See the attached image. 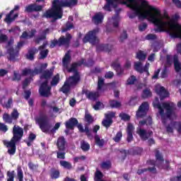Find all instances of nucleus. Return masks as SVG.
Here are the masks:
<instances>
[{"instance_id": "1", "label": "nucleus", "mask_w": 181, "mask_h": 181, "mask_svg": "<svg viewBox=\"0 0 181 181\" xmlns=\"http://www.w3.org/2000/svg\"><path fill=\"white\" fill-rule=\"evenodd\" d=\"M146 14L148 16V21L157 27L154 30L156 33L166 32V29H169L170 30H177L181 35V25L176 23V21L180 18L179 14H175L170 21H163L160 19V16H162L160 11L152 6H148Z\"/></svg>"}, {"instance_id": "2", "label": "nucleus", "mask_w": 181, "mask_h": 181, "mask_svg": "<svg viewBox=\"0 0 181 181\" xmlns=\"http://www.w3.org/2000/svg\"><path fill=\"white\" fill-rule=\"evenodd\" d=\"M78 4V0H53L52 7L45 12L47 18H52L55 21L63 18V8H71Z\"/></svg>"}, {"instance_id": "3", "label": "nucleus", "mask_w": 181, "mask_h": 181, "mask_svg": "<svg viewBox=\"0 0 181 181\" xmlns=\"http://www.w3.org/2000/svg\"><path fill=\"white\" fill-rule=\"evenodd\" d=\"M47 64H41L40 69H35V74H41L40 79L45 80L40 86L39 93L42 97H50L52 95V86H49V80L53 76V70L47 69Z\"/></svg>"}, {"instance_id": "4", "label": "nucleus", "mask_w": 181, "mask_h": 181, "mask_svg": "<svg viewBox=\"0 0 181 181\" xmlns=\"http://www.w3.org/2000/svg\"><path fill=\"white\" fill-rule=\"evenodd\" d=\"M23 137V129L19 126L16 125L13 128V137L9 141H4V145L6 148H9L7 153L11 156H13L16 153V144L21 142Z\"/></svg>"}, {"instance_id": "5", "label": "nucleus", "mask_w": 181, "mask_h": 181, "mask_svg": "<svg viewBox=\"0 0 181 181\" xmlns=\"http://www.w3.org/2000/svg\"><path fill=\"white\" fill-rule=\"evenodd\" d=\"M154 107L158 109L159 114L161 116L163 124H166V118L172 119V117L175 115L176 105L173 103L164 102L160 105L159 103L154 104Z\"/></svg>"}, {"instance_id": "6", "label": "nucleus", "mask_w": 181, "mask_h": 181, "mask_svg": "<svg viewBox=\"0 0 181 181\" xmlns=\"http://www.w3.org/2000/svg\"><path fill=\"white\" fill-rule=\"evenodd\" d=\"M84 63V59H82L81 62H74L71 64V67L68 69V73H74V75L69 76L66 78V81L69 84L71 87H76L80 83V80H81V77L80 76V72H78V69L77 67H80L83 66Z\"/></svg>"}, {"instance_id": "7", "label": "nucleus", "mask_w": 181, "mask_h": 181, "mask_svg": "<svg viewBox=\"0 0 181 181\" xmlns=\"http://www.w3.org/2000/svg\"><path fill=\"white\" fill-rule=\"evenodd\" d=\"M47 46V42H45L42 45L38 47V49L33 47L28 49V53L25 54V58L27 60H30L31 62L35 60V54L39 52L40 50V60H44L49 55V49H46Z\"/></svg>"}, {"instance_id": "8", "label": "nucleus", "mask_w": 181, "mask_h": 181, "mask_svg": "<svg viewBox=\"0 0 181 181\" xmlns=\"http://www.w3.org/2000/svg\"><path fill=\"white\" fill-rule=\"evenodd\" d=\"M36 124H37L40 129L44 134H48L52 128V124H50V119L47 115H40L38 118L35 119Z\"/></svg>"}, {"instance_id": "9", "label": "nucleus", "mask_w": 181, "mask_h": 181, "mask_svg": "<svg viewBox=\"0 0 181 181\" xmlns=\"http://www.w3.org/2000/svg\"><path fill=\"white\" fill-rule=\"evenodd\" d=\"M122 4L126 5L127 8H130V9L134 11L136 15H139L141 13V7L146 8L148 6V1L142 0L141 5H139L138 0H126L123 1Z\"/></svg>"}, {"instance_id": "10", "label": "nucleus", "mask_w": 181, "mask_h": 181, "mask_svg": "<svg viewBox=\"0 0 181 181\" xmlns=\"http://www.w3.org/2000/svg\"><path fill=\"white\" fill-rule=\"evenodd\" d=\"M71 37V34L66 33L65 36L62 35L58 40H53L49 47L53 49L56 46H59V47H61V46H69Z\"/></svg>"}, {"instance_id": "11", "label": "nucleus", "mask_w": 181, "mask_h": 181, "mask_svg": "<svg viewBox=\"0 0 181 181\" xmlns=\"http://www.w3.org/2000/svg\"><path fill=\"white\" fill-rule=\"evenodd\" d=\"M99 31L100 30L97 28L88 32L83 38V43H90L93 46L98 45L100 40L98 37H97V33H98Z\"/></svg>"}, {"instance_id": "12", "label": "nucleus", "mask_w": 181, "mask_h": 181, "mask_svg": "<svg viewBox=\"0 0 181 181\" xmlns=\"http://www.w3.org/2000/svg\"><path fill=\"white\" fill-rule=\"evenodd\" d=\"M146 164L148 165V166H152V167L137 170V172H136L137 175H141L146 172H149L150 173H153V175H156V173H158V170H156V160H148L146 161Z\"/></svg>"}, {"instance_id": "13", "label": "nucleus", "mask_w": 181, "mask_h": 181, "mask_svg": "<svg viewBox=\"0 0 181 181\" xmlns=\"http://www.w3.org/2000/svg\"><path fill=\"white\" fill-rule=\"evenodd\" d=\"M23 45H25V42L23 41H21L17 44L18 49H13V47H10L8 49V53L9 54L8 60H10V62L16 61V57L19 56V50L21 49V47H23Z\"/></svg>"}, {"instance_id": "14", "label": "nucleus", "mask_w": 181, "mask_h": 181, "mask_svg": "<svg viewBox=\"0 0 181 181\" xmlns=\"http://www.w3.org/2000/svg\"><path fill=\"white\" fill-rule=\"evenodd\" d=\"M149 111V103L148 102H144L139 107L138 110L136 111V115L137 118H144L146 117L148 112Z\"/></svg>"}, {"instance_id": "15", "label": "nucleus", "mask_w": 181, "mask_h": 181, "mask_svg": "<svg viewBox=\"0 0 181 181\" xmlns=\"http://www.w3.org/2000/svg\"><path fill=\"white\" fill-rule=\"evenodd\" d=\"M105 119H104L102 121V125L103 127H105V128L108 129V128H110V127L112 125V122H113L112 118L115 117V112H111L108 114H105Z\"/></svg>"}, {"instance_id": "16", "label": "nucleus", "mask_w": 181, "mask_h": 181, "mask_svg": "<svg viewBox=\"0 0 181 181\" xmlns=\"http://www.w3.org/2000/svg\"><path fill=\"white\" fill-rule=\"evenodd\" d=\"M136 134L140 136L141 141H148L152 135H153V132L152 131L146 132V129H139L136 131Z\"/></svg>"}, {"instance_id": "17", "label": "nucleus", "mask_w": 181, "mask_h": 181, "mask_svg": "<svg viewBox=\"0 0 181 181\" xmlns=\"http://www.w3.org/2000/svg\"><path fill=\"white\" fill-rule=\"evenodd\" d=\"M82 94H85L86 98L91 101H97L98 97H100V93L98 92H90L88 89H83Z\"/></svg>"}, {"instance_id": "18", "label": "nucleus", "mask_w": 181, "mask_h": 181, "mask_svg": "<svg viewBox=\"0 0 181 181\" xmlns=\"http://www.w3.org/2000/svg\"><path fill=\"white\" fill-rule=\"evenodd\" d=\"M57 147L59 152H64L66 151V146L67 145V141L63 136H60L56 143Z\"/></svg>"}, {"instance_id": "19", "label": "nucleus", "mask_w": 181, "mask_h": 181, "mask_svg": "<svg viewBox=\"0 0 181 181\" xmlns=\"http://www.w3.org/2000/svg\"><path fill=\"white\" fill-rule=\"evenodd\" d=\"M43 9V6L36 4H31L25 7V12L32 13V12H40Z\"/></svg>"}, {"instance_id": "20", "label": "nucleus", "mask_w": 181, "mask_h": 181, "mask_svg": "<svg viewBox=\"0 0 181 181\" xmlns=\"http://www.w3.org/2000/svg\"><path fill=\"white\" fill-rule=\"evenodd\" d=\"M134 131H135V127H134V124L132 123H129L127 127V141L129 144V142H132L134 141Z\"/></svg>"}, {"instance_id": "21", "label": "nucleus", "mask_w": 181, "mask_h": 181, "mask_svg": "<svg viewBox=\"0 0 181 181\" xmlns=\"http://www.w3.org/2000/svg\"><path fill=\"white\" fill-rule=\"evenodd\" d=\"M92 22L94 25H101L104 22V13L102 12L95 13L92 17Z\"/></svg>"}, {"instance_id": "22", "label": "nucleus", "mask_w": 181, "mask_h": 181, "mask_svg": "<svg viewBox=\"0 0 181 181\" xmlns=\"http://www.w3.org/2000/svg\"><path fill=\"white\" fill-rule=\"evenodd\" d=\"M142 8H148V10L145 11L144 13H141V11H142ZM149 11V5L148 4V6L146 7H143L141 6L140 8V13L139 14H136V11H135V13H132L130 14H129V18H130V19H134V18H135L136 16H139V19H146V18H149V16H148V14L146 13V12H148Z\"/></svg>"}, {"instance_id": "23", "label": "nucleus", "mask_w": 181, "mask_h": 181, "mask_svg": "<svg viewBox=\"0 0 181 181\" xmlns=\"http://www.w3.org/2000/svg\"><path fill=\"white\" fill-rule=\"evenodd\" d=\"M78 125V120L76 117H71L65 122V127L66 129H74V127Z\"/></svg>"}, {"instance_id": "24", "label": "nucleus", "mask_w": 181, "mask_h": 181, "mask_svg": "<svg viewBox=\"0 0 181 181\" xmlns=\"http://www.w3.org/2000/svg\"><path fill=\"white\" fill-rule=\"evenodd\" d=\"M156 93L159 95L160 100H165V98L169 97V92L165 89V87L160 86L156 88Z\"/></svg>"}, {"instance_id": "25", "label": "nucleus", "mask_w": 181, "mask_h": 181, "mask_svg": "<svg viewBox=\"0 0 181 181\" xmlns=\"http://www.w3.org/2000/svg\"><path fill=\"white\" fill-rule=\"evenodd\" d=\"M106 4H105L103 9L107 11V12H111V6L113 8H117V3L118 0H105Z\"/></svg>"}, {"instance_id": "26", "label": "nucleus", "mask_w": 181, "mask_h": 181, "mask_svg": "<svg viewBox=\"0 0 181 181\" xmlns=\"http://www.w3.org/2000/svg\"><path fill=\"white\" fill-rule=\"evenodd\" d=\"M112 47L108 44H100L96 47V52L100 53V52H107L110 53L111 52Z\"/></svg>"}, {"instance_id": "27", "label": "nucleus", "mask_w": 181, "mask_h": 181, "mask_svg": "<svg viewBox=\"0 0 181 181\" xmlns=\"http://www.w3.org/2000/svg\"><path fill=\"white\" fill-rule=\"evenodd\" d=\"M70 62H71V56H70V54L66 53L65 54L64 57L62 59V64L63 67L69 71V69L70 68L69 67V64H70Z\"/></svg>"}, {"instance_id": "28", "label": "nucleus", "mask_w": 181, "mask_h": 181, "mask_svg": "<svg viewBox=\"0 0 181 181\" xmlns=\"http://www.w3.org/2000/svg\"><path fill=\"white\" fill-rule=\"evenodd\" d=\"M12 15H13V11H11L8 14H6V18H4V22L6 23H12L18 16H19V14L16 13L12 17Z\"/></svg>"}, {"instance_id": "29", "label": "nucleus", "mask_w": 181, "mask_h": 181, "mask_svg": "<svg viewBox=\"0 0 181 181\" xmlns=\"http://www.w3.org/2000/svg\"><path fill=\"white\" fill-rule=\"evenodd\" d=\"M77 128L79 132H81L82 134L85 132L88 138H90V136H91V132H90L88 126L86 125L84 129V127H83V124L78 123Z\"/></svg>"}, {"instance_id": "30", "label": "nucleus", "mask_w": 181, "mask_h": 181, "mask_svg": "<svg viewBox=\"0 0 181 181\" xmlns=\"http://www.w3.org/2000/svg\"><path fill=\"white\" fill-rule=\"evenodd\" d=\"M144 152V149L141 147L132 148L128 150V155L135 156V155H141Z\"/></svg>"}, {"instance_id": "31", "label": "nucleus", "mask_w": 181, "mask_h": 181, "mask_svg": "<svg viewBox=\"0 0 181 181\" xmlns=\"http://www.w3.org/2000/svg\"><path fill=\"white\" fill-rule=\"evenodd\" d=\"M0 104H1V107H3V108L9 110L10 108H12V107L13 106V98H9L7 102L4 103H2V99H1Z\"/></svg>"}, {"instance_id": "32", "label": "nucleus", "mask_w": 181, "mask_h": 181, "mask_svg": "<svg viewBox=\"0 0 181 181\" xmlns=\"http://www.w3.org/2000/svg\"><path fill=\"white\" fill-rule=\"evenodd\" d=\"M156 160L160 162L156 165L157 168H160V165H162V163L165 162V159L163 158V156L162 155V153H160V151H159V150L156 151Z\"/></svg>"}, {"instance_id": "33", "label": "nucleus", "mask_w": 181, "mask_h": 181, "mask_svg": "<svg viewBox=\"0 0 181 181\" xmlns=\"http://www.w3.org/2000/svg\"><path fill=\"white\" fill-rule=\"evenodd\" d=\"M111 67L114 69L117 73L119 76H121L124 73V69L121 68V64L119 63H117L116 62H114L111 64Z\"/></svg>"}, {"instance_id": "34", "label": "nucleus", "mask_w": 181, "mask_h": 181, "mask_svg": "<svg viewBox=\"0 0 181 181\" xmlns=\"http://www.w3.org/2000/svg\"><path fill=\"white\" fill-rule=\"evenodd\" d=\"M173 62H174V67L176 73H179L181 71V64L179 62V57L177 55H174L173 57Z\"/></svg>"}, {"instance_id": "35", "label": "nucleus", "mask_w": 181, "mask_h": 181, "mask_svg": "<svg viewBox=\"0 0 181 181\" xmlns=\"http://www.w3.org/2000/svg\"><path fill=\"white\" fill-rule=\"evenodd\" d=\"M95 139V144L99 146V148H103V146H104L105 144V140H104V139H100V136H98V134L95 135L94 137Z\"/></svg>"}, {"instance_id": "36", "label": "nucleus", "mask_w": 181, "mask_h": 181, "mask_svg": "<svg viewBox=\"0 0 181 181\" xmlns=\"http://www.w3.org/2000/svg\"><path fill=\"white\" fill-rule=\"evenodd\" d=\"M49 175L52 180L59 179L60 177V171L59 170H56L55 168H51Z\"/></svg>"}, {"instance_id": "37", "label": "nucleus", "mask_w": 181, "mask_h": 181, "mask_svg": "<svg viewBox=\"0 0 181 181\" xmlns=\"http://www.w3.org/2000/svg\"><path fill=\"white\" fill-rule=\"evenodd\" d=\"M109 105L110 108H120L122 104L121 102L116 100H109Z\"/></svg>"}, {"instance_id": "38", "label": "nucleus", "mask_w": 181, "mask_h": 181, "mask_svg": "<svg viewBox=\"0 0 181 181\" xmlns=\"http://www.w3.org/2000/svg\"><path fill=\"white\" fill-rule=\"evenodd\" d=\"M59 165L60 166H62L64 169H67L68 170H71V169H73V165H71V163L66 160H60Z\"/></svg>"}, {"instance_id": "39", "label": "nucleus", "mask_w": 181, "mask_h": 181, "mask_svg": "<svg viewBox=\"0 0 181 181\" xmlns=\"http://www.w3.org/2000/svg\"><path fill=\"white\" fill-rule=\"evenodd\" d=\"M59 83H60V75L57 74V75L53 76L50 82L51 87H56V86H57Z\"/></svg>"}, {"instance_id": "40", "label": "nucleus", "mask_w": 181, "mask_h": 181, "mask_svg": "<svg viewBox=\"0 0 181 181\" xmlns=\"http://www.w3.org/2000/svg\"><path fill=\"white\" fill-rule=\"evenodd\" d=\"M71 29H74V24L70 21H67L65 26L62 28V32H68V30H71Z\"/></svg>"}, {"instance_id": "41", "label": "nucleus", "mask_w": 181, "mask_h": 181, "mask_svg": "<svg viewBox=\"0 0 181 181\" xmlns=\"http://www.w3.org/2000/svg\"><path fill=\"white\" fill-rule=\"evenodd\" d=\"M112 166L110 160L103 161L100 164L101 169H105L106 170H110Z\"/></svg>"}, {"instance_id": "42", "label": "nucleus", "mask_w": 181, "mask_h": 181, "mask_svg": "<svg viewBox=\"0 0 181 181\" xmlns=\"http://www.w3.org/2000/svg\"><path fill=\"white\" fill-rule=\"evenodd\" d=\"M70 87H72V86H70V84H69L66 81L63 86L59 89V91L63 92L64 94H67L68 93L70 92Z\"/></svg>"}, {"instance_id": "43", "label": "nucleus", "mask_w": 181, "mask_h": 181, "mask_svg": "<svg viewBox=\"0 0 181 181\" xmlns=\"http://www.w3.org/2000/svg\"><path fill=\"white\" fill-rule=\"evenodd\" d=\"M90 144L86 141H81V148L83 152H88L90 151Z\"/></svg>"}, {"instance_id": "44", "label": "nucleus", "mask_w": 181, "mask_h": 181, "mask_svg": "<svg viewBox=\"0 0 181 181\" xmlns=\"http://www.w3.org/2000/svg\"><path fill=\"white\" fill-rule=\"evenodd\" d=\"M22 74L23 76H30V77H33V76H35V74H36V72L30 69H28L25 68L22 71Z\"/></svg>"}, {"instance_id": "45", "label": "nucleus", "mask_w": 181, "mask_h": 181, "mask_svg": "<svg viewBox=\"0 0 181 181\" xmlns=\"http://www.w3.org/2000/svg\"><path fill=\"white\" fill-rule=\"evenodd\" d=\"M141 97L144 99H146L152 97V92L151 91V89L149 88L144 89L142 92Z\"/></svg>"}, {"instance_id": "46", "label": "nucleus", "mask_w": 181, "mask_h": 181, "mask_svg": "<svg viewBox=\"0 0 181 181\" xmlns=\"http://www.w3.org/2000/svg\"><path fill=\"white\" fill-rule=\"evenodd\" d=\"M112 19L113 20V28H118V26H119V16L118 15V11L116 15L112 18Z\"/></svg>"}, {"instance_id": "47", "label": "nucleus", "mask_w": 181, "mask_h": 181, "mask_svg": "<svg viewBox=\"0 0 181 181\" xmlns=\"http://www.w3.org/2000/svg\"><path fill=\"white\" fill-rule=\"evenodd\" d=\"M134 70L136 71H138V73H140V74H142L144 73L143 67H142V62H137L134 63Z\"/></svg>"}, {"instance_id": "48", "label": "nucleus", "mask_w": 181, "mask_h": 181, "mask_svg": "<svg viewBox=\"0 0 181 181\" xmlns=\"http://www.w3.org/2000/svg\"><path fill=\"white\" fill-rule=\"evenodd\" d=\"M136 58L138 59L140 62H144L146 59V54L140 50L136 53Z\"/></svg>"}, {"instance_id": "49", "label": "nucleus", "mask_w": 181, "mask_h": 181, "mask_svg": "<svg viewBox=\"0 0 181 181\" xmlns=\"http://www.w3.org/2000/svg\"><path fill=\"white\" fill-rule=\"evenodd\" d=\"M3 120L4 121V122H6V124H12L13 122V119L11 117V116H10L8 113L5 112L3 115Z\"/></svg>"}, {"instance_id": "50", "label": "nucleus", "mask_w": 181, "mask_h": 181, "mask_svg": "<svg viewBox=\"0 0 181 181\" xmlns=\"http://www.w3.org/2000/svg\"><path fill=\"white\" fill-rule=\"evenodd\" d=\"M11 117L13 120L16 121L19 118V112H18V109L14 108L11 113Z\"/></svg>"}, {"instance_id": "51", "label": "nucleus", "mask_w": 181, "mask_h": 181, "mask_svg": "<svg viewBox=\"0 0 181 181\" xmlns=\"http://www.w3.org/2000/svg\"><path fill=\"white\" fill-rule=\"evenodd\" d=\"M171 125L175 127L178 134H181V122H171Z\"/></svg>"}, {"instance_id": "52", "label": "nucleus", "mask_w": 181, "mask_h": 181, "mask_svg": "<svg viewBox=\"0 0 181 181\" xmlns=\"http://www.w3.org/2000/svg\"><path fill=\"white\" fill-rule=\"evenodd\" d=\"M104 177V175L100 170H96L95 173V180H101Z\"/></svg>"}, {"instance_id": "53", "label": "nucleus", "mask_w": 181, "mask_h": 181, "mask_svg": "<svg viewBox=\"0 0 181 181\" xmlns=\"http://www.w3.org/2000/svg\"><path fill=\"white\" fill-rule=\"evenodd\" d=\"M7 177V181H15V171H8Z\"/></svg>"}, {"instance_id": "54", "label": "nucleus", "mask_w": 181, "mask_h": 181, "mask_svg": "<svg viewBox=\"0 0 181 181\" xmlns=\"http://www.w3.org/2000/svg\"><path fill=\"white\" fill-rule=\"evenodd\" d=\"M104 78L98 76V90L100 91V90H103V87H104Z\"/></svg>"}, {"instance_id": "55", "label": "nucleus", "mask_w": 181, "mask_h": 181, "mask_svg": "<svg viewBox=\"0 0 181 181\" xmlns=\"http://www.w3.org/2000/svg\"><path fill=\"white\" fill-rule=\"evenodd\" d=\"M21 78H22V76L20 75L19 73H18L16 71H13V76L11 78V81H21Z\"/></svg>"}, {"instance_id": "56", "label": "nucleus", "mask_w": 181, "mask_h": 181, "mask_svg": "<svg viewBox=\"0 0 181 181\" xmlns=\"http://www.w3.org/2000/svg\"><path fill=\"white\" fill-rule=\"evenodd\" d=\"M126 39H128V33H127V30H124L122 33L119 36L120 43H122L124 40H126Z\"/></svg>"}, {"instance_id": "57", "label": "nucleus", "mask_w": 181, "mask_h": 181, "mask_svg": "<svg viewBox=\"0 0 181 181\" xmlns=\"http://www.w3.org/2000/svg\"><path fill=\"white\" fill-rule=\"evenodd\" d=\"M135 81H136V76L132 75L127 79V86H132V84L135 83Z\"/></svg>"}, {"instance_id": "58", "label": "nucleus", "mask_w": 181, "mask_h": 181, "mask_svg": "<svg viewBox=\"0 0 181 181\" xmlns=\"http://www.w3.org/2000/svg\"><path fill=\"white\" fill-rule=\"evenodd\" d=\"M85 121L86 122H88V124H93V122H94V119L91 115L85 114Z\"/></svg>"}, {"instance_id": "59", "label": "nucleus", "mask_w": 181, "mask_h": 181, "mask_svg": "<svg viewBox=\"0 0 181 181\" xmlns=\"http://www.w3.org/2000/svg\"><path fill=\"white\" fill-rule=\"evenodd\" d=\"M119 117L122 121H129V119H131V116L127 113H120Z\"/></svg>"}, {"instance_id": "60", "label": "nucleus", "mask_w": 181, "mask_h": 181, "mask_svg": "<svg viewBox=\"0 0 181 181\" xmlns=\"http://www.w3.org/2000/svg\"><path fill=\"white\" fill-rule=\"evenodd\" d=\"M122 139V132L119 131L116 134L115 136L113 138V141H115V142H119V141H121Z\"/></svg>"}, {"instance_id": "61", "label": "nucleus", "mask_w": 181, "mask_h": 181, "mask_svg": "<svg viewBox=\"0 0 181 181\" xmlns=\"http://www.w3.org/2000/svg\"><path fill=\"white\" fill-rule=\"evenodd\" d=\"M17 176L18 181H23V171L22 170V168H18Z\"/></svg>"}, {"instance_id": "62", "label": "nucleus", "mask_w": 181, "mask_h": 181, "mask_svg": "<svg viewBox=\"0 0 181 181\" xmlns=\"http://www.w3.org/2000/svg\"><path fill=\"white\" fill-rule=\"evenodd\" d=\"M119 152L122 155V160H125V159H127V156L128 155V150H125L124 148H122L119 150Z\"/></svg>"}, {"instance_id": "63", "label": "nucleus", "mask_w": 181, "mask_h": 181, "mask_svg": "<svg viewBox=\"0 0 181 181\" xmlns=\"http://www.w3.org/2000/svg\"><path fill=\"white\" fill-rule=\"evenodd\" d=\"M30 80L32 78H26L23 82V89L25 90L26 87L30 84Z\"/></svg>"}, {"instance_id": "64", "label": "nucleus", "mask_w": 181, "mask_h": 181, "mask_svg": "<svg viewBox=\"0 0 181 181\" xmlns=\"http://www.w3.org/2000/svg\"><path fill=\"white\" fill-rule=\"evenodd\" d=\"M158 36L156 34H148L146 36V40H156Z\"/></svg>"}]
</instances>
